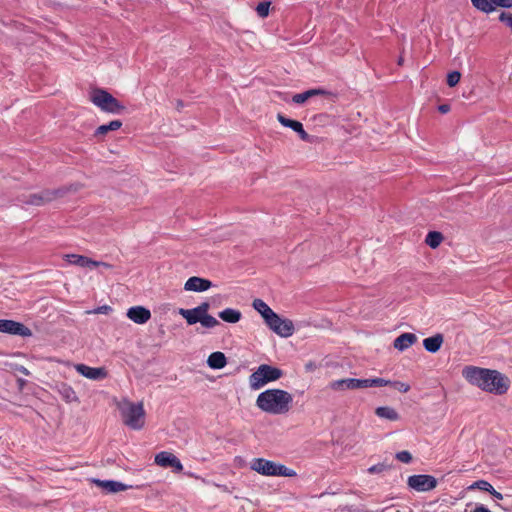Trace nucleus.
<instances>
[{
  "mask_svg": "<svg viewBox=\"0 0 512 512\" xmlns=\"http://www.w3.org/2000/svg\"><path fill=\"white\" fill-rule=\"evenodd\" d=\"M112 308L109 305L99 306L91 311H87L88 314H109Z\"/></svg>",
  "mask_w": 512,
  "mask_h": 512,
  "instance_id": "nucleus-35",
  "label": "nucleus"
},
{
  "mask_svg": "<svg viewBox=\"0 0 512 512\" xmlns=\"http://www.w3.org/2000/svg\"><path fill=\"white\" fill-rule=\"evenodd\" d=\"M74 368L80 375L94 381L103 380L108 376L107 370L104 367H90L79 363L75 364Z\"/></svg>",
  "mask_w": 512,
  "mask_h": 512,
  "instance_id": "nucleus-12",
  "label": "nucleus"
},
{
  "mask_svg": "<svg viewBox=\"0 0 512 512\" xmlns=\"http://www.w3.org/2000/svg\"><path fill=\"white\" fill-rule=\"evenodd\" d=\"M390 386L402 393H407L410 390V385L401 381H391Z\"/></svg>",
  "mask_w": 512,
  "mask_h": 512,
  "instance_id": "nucleus-34",
  "label": "nucleus"
},
{
  "mask_svg": "<svg viewBox=\"0 0 512 512\" xmlns=\"http://www.w3.org/2000/svg\"><path fill=\"white\" fill-rule=\"evenodd\" d=\"M408 486L416 491L425 492L434 489L437 480L431 475H412L408 478Z\"/></svg>",
  "mask_w": 512,
  "mask_h": 512,
  "instance_id": "nucleus-10",
  "label": "nucleus"
},
{
  "mask_svg": "<svg viewBox=\"0 0 512 512\" xmlns=\"http://www.w3.org/2000/svg\"><path fill=\"white\" fill-rule=\"evenodd\" d=\"M396 458L403 463H409L412 460V455L408 451H401L396 454Z\"/></svg>",
  "mask_w": 512,
  "mask_h": 512,
  "instance_id": "nucleus-36",
  "label": "nucleus"
},
{
  "mask_svg": "<svg viewBox=\"0 0 512 512\" xmlns=\"http://www.w3.org/2000/svg\"><path fill=\"white\" fill-rule=\"evenodd\" d=\"M64 188L66 189V194H67V193H68V191H69L70 189H72V186H69V188H68V187H64Z\"/></svg>",
  "mask_w": 512,
  "mask_h": 512,
  "instance_id": "nucleus-48",
  "label": "nucleus"
},
{
  "mask_svg": "<svg viewBox=\"0 0 512 512\" xmlns=\"http://www.w3.org/2000/svg\"><path fill=\"white\" fill-rule=\"evenodd\" d=\"M283 376V371L268 364H261L250 376L249 385L252 390H259L266 384Z\"/></svg>",
  "mask_w": 512,
  "mask_h": 512,
  "instance_id": "nucleus-5",
  "label": "nucleus"
},
{
  "mask_svg": "<svg viewBox=\"0 0 512 512\" xmlns=\"http://www.w3.org/2000/svg\"><path fill=\"white\" fill-rule=\"evenodd\" d=\"M358 389L373 387L372 379H357Z\"/></svg>",
  "mask_w": 512,
  "mask_h": 512,
  "instance_id": "nucleus-40",
  "label": "nucleus"
},
{
  "mask_svg": "<svg viewBox=\"0 0 512 512\" xmlns=\"http://www.w3.org/2000/svg\"><path fill=\"white\" fill-rule=\"evenodd\" d=\"M461 79V73L458 71H452L447 75V85L449 87L456 86Z\"/></svg>",
  "mask_w": 512,
  "mask_h": 512,
  "instance_id": "nucleus-32",
  "label": "nucleus"
},
{
  "mask_svg": "<svg viewBox=\"0 0 512 512\" xmlns=\"http://www.w3.org/2000/svg\"><path fill=\"white\" fill-rule=\"evenodd\" d=\"M210 305L208 302H203L192 309H179V314L187 321L189 325L201 323L205 328H214L219 325V321L208 314Z\"/></svg>",
  "mask_w": 512,
  "mask_h": 512,
  "instance_id": "nucleus-3",
  "label": "nucleus"
},
{
  "mask_svg": "<svg viewBox=\"0 0 512 512\" xmlns=\"http://www.w3.org/2000/svg\"><path fill=\"white\" fill-rule=\"evenodd\" d=\"M499 20L512 30V13L502 12L499 16Z\"/></svg>",
  "mask_w": 512,
  "mask_h": 512,
  "instance_id": "nucleus-37",
  "label": "nucleus"
},
{
  "mask_svg": "<svg viewBox=\"0 0 512 512\" xmlns=\"http://www.w3.org/2000/svg\"><path fill=\"white\" fill-rule=\"evenodd\" d=\"M253 471L265 476H294L296 473L284 465H278L264 458H255L250 464Z\"/></svg>",
  "mask_w": 512,
  "mask_h": 512,
  "instance_id": "nucleus-7",
  "label": "nucleus"
},
{
  "mask_svg": "<svg viewBox=\"0 0 512 512\" xmlns=\"http://www.w3.org/2000/svg\"><path fill=\"white\" fill-rule=\"evenodd\" d=\"M496 6L503 7V8H511L512 0H494V8Z\"/></svg>",
  "mask_w": 512,
  "mask_h": 512,
  "instance_id": "nucleus-41",
  "label": "nucleus"
},
{
  "mask_svg": "<svg viewBox=\"0 0 512 512\" xmlns=\"http://www.w3.org/2000/svg\"><path fill=\"white\" fill-rule=\"evenodd\" d=\"M277 119L283 126L288 127L295 132L299 131V129L302 127L301 122H299L297 120H292V119L286 118L282 114H278Z\"/></svg>",
  "mask_w": 512,
  "mask_h": 512,
  "instance_id": "nucleus-30",
  "label": "nucleus"
},
{
  "mask_svg": "<svg viewBox=\"0 0 512 512\" xmlns=\"http://www.w3.org/2000/svg\"><path fill=\"white\" fill-rule=\"evenodd\" d=\"M470 512H491L489 509H487L485 506L483 505H477L474 510L470 511Z\"/></svg>",
  "mask_w": 512,
  "mask_h": 512,
  "instance_id": "nucleus-44",
  "label": "nucleus"
},
{
  "mask_svg": "<svg viewBox=\"0 0 512 512\" xmlns=\"http://www.w3.org/2000/svg\"><path fill=\"white\" fill-rule=\"evenodd\" d=\"M56 390L61 395L63 400L67 403L79 401L74 389L66 383L62 382V383L57 384Z\"/></svg>",
  "mask_w": 512,
  "mask_h": 512,
  "instance_id": "nucleus-20",
  "label": "nucleus"
},
{
  "mask_svg": "<svg viewBox=\"0 0 512 512\" xmlns=\"http://www.w3.org/2000/svg\"><path fill=\"white\" fill-rule=\"evenodd\" d=\"M443 341H444L443 335L436 334L432 337L425 338L423 340V346L428 352L436 353L441 348Z\"/></svg>",
  "mask_w": 512,
  "mask_h": 512,
  "instance_id": "nucleus-21",
  "label": "nucleus"
},
{
  "mask_svg": "<svg viewBox=\"0 0 512 512\" xmlns=\"http://www.w3.org/2000/svg\"><path fill=\"white\" fill-rule=\"evenodd\" d=\"M293 395L282 389H267L256 399V406L263 412L272 415L287 414L292 408Z\"/></svg>",
  "mask_w": 512,
  "mask_h": 512,
  "instance_id": "nucleus-2",
  "label": "nucleus"
},
{
  "mask_svg": "<svg viewBox=\"0 0 512 512\" xmlns=\"http://www.w3.org/2000/svg\"><path fill=\"white\" fill-rule=\"evenodd\" d=\"M327 92L323 89H310L303 93L295 94L292 98L293 102L296 104H303L308 99L318 96V95H325Z\"/></svg>",
  "mask_w": 512,
  "mask_h": 512,
  "instance_id": "nucleus-24",
  "label": "nucleus"
},
{
  "mask_svg": "<svg viewBox=\"0 0 512 512\" xmlns=\"http://www.w3.org/2000/svg\"><path fill=\"white\" fill-rule=\"evenodd\" d=\"M211 286V281L193 276L186 281L184 289L187 291L203 292L208 290Z\"/></svg>",
  "mask_w": 512,
  "mask_h": 512,
  "instance_id": "nucleus-17",
  "label": "nucleus"
},
{
  "mask_svg": "<svg viewBox=\"0 0 512 512\" xmlns=\"http://www.w3.org/2000/svg\"><path fill=\"white\" fill-rule=\"evenodd\" d=\"M329 388L334 391L355 390L358 389V383L355 378L340 379L330 382Z\"/></svg>",
  "mask_w": 512,
  "mask_h": 512,
  "instance_id": "nucleus-19",
  "label": "nucleus"
},
{
  "mask_svg": "<svg viewBox=\"0 0 512 512\" xmlns=\"http://www.w3.org/2000/svg\"><path fill=\"white\" fill-rule=\"evenodd\" d=\"M241 312L233 308H226L219 312V317L228 323H237L241 319Z\"/></svg>",
  "mask_w": 512,
  "mask_h": 512,
  "instance_id": "nucleus-26",
  "label": "nucleus"
},
{
  "mask_svg": "<svg viewBox=\"0 0 512 512\" xmlns=\"http://www.w3.org/2000/svg\"><path fill=\"white\" fill-rule=\"evenodd\" d=\"M154 462L163 468L171 467L175 472H181L183 465L180 460L171 452L162 451L155 455Z\"/></svg>",
  "mask_w": 512,
  "mask_h": 512,
  "instance_id": "nucleus-11",
  "label": "nucleus"
},
{
  "mask_svg": "<svg viewBox=\"0 0 512 512\" xmlns=\"http://www.w3.org/2000/svg\"><path fill=\"white\" fill-rule=\"evenodd\" d=\"M375 414L382 419L389 421H398L400 419L399 413L390 406H381L375 409Z\"/></svg>",
  "mask_w": 512,
  "mask_h": 512,
  "instance_id": "nucleus-23",
  "label": "nucleus"
},
{
  "mask_svg": "<svg viewBox=\"0 0 512 512\" xmlns=\"http://www.w3.org/2000/svg\"><path fill=\"white\" fill-rule=\"evenodd\" d=\"M373 387H382V386H390L391 381L383 378H373L372 379Z\"/></svg>",
  "mask_w": 512,
  "mask_h": 512,
  "instance_id": "nucleus-38",
  "label": "nucleus"
},
{
  "mask_svg": "<svg viewBox=\"0 0 512 512\" xmlns=\"http://www.w3.org/2000/svg\"><path fill=\"white\" fill-rule=\"evenodd\" d=\"M0 332L20 336L32 335L31 330L28 327L24 326L23 324L13 320L5 319H0Z\"/></svg>",
  "mask_w": 512,
  "mask_h": 512,
  "instance_id": "nucleus-14",
  "label": "nucleus"
},
{
  "mask_svg": "<svg viewBox=\"0 0 512 512\" xmlns=\"http://www.w3.org/2000/svg\"><path fill=\"white\" fill-rule=\"evenodd\" d=\"M123 423L131 429L140 430L145 425V410L142 402L125 401L120 407Z\"/></svg>",
  "mask_w": 512,
  "mask_h": 512,
  "instance_id": "nucleus-4",
  "label": "nucleus"
},
{
  "mask_svg": "<svg viewBox=\"0 0 512 512\" xmlns=\"http://www.w3.org/2000/svg\"><path fill=\"white\" fill-rule=\"evenodd\" d=\"M472 5L485 13L494 11V0H471Z\"/></svg>",
  "mask_w": 512,
  "mask_h": 512,
  "instance_id": "nucleus-28",
  "label": "nucleus"
},
{
  "mask_svg": "<svg viewBox=\"0 0 512 512\" xmlns=\"http://www.w3.org/2000/svg\"><path fill=\"white\" fill-rule=\"evenodd\" d=\"M440 113H448L450 111V106L448 104H442L438 107Z\"/></svg>",
  "mask_w": 512,
  "mask_h": 512,
  "instance_id": "nucleus-43",
  "label": "nucleus"
},
{
  "mask_svg": "<svg viewBox=\"0 0 512 512\" xmlns=\"http://www.w3.org/2000/svg\"><path fill=\"white\" fill-rule=\"evenodd\" d=\"M462 375L470 384L495 395L505 394L511 385L510 379L497 370L466 366Z\"/></svg>",
  "mask_w": 512,
  "mask_h": 512,
  "instance_id": "nucleus-1",
  "label": "nucleus"
},
{
  "mask_svg": "<svg viewBox=\"0 0 512 512\" xmlns=\"http://www.w3.org/2000/svg\"><path fill=\"white\" fill-rule=\"evenodd\" d=\"M474 487H477L478 489L486 491V492H489V493H491L493 491V489H494L493 486L489 482H487L485 480L476 481L471 486V488H474Z\"/></svg>",
  "mask_w": 512,
  "mask_h": 512,
  "instance_id": "nucleus-33",
  "label": "nucleus"
},
{
  "mask_svg": "<svg viewBox=\"0 0 512 512\" xmlns=\"http://www.w3.org/2000/svg\"><path fill=\"white\" fill-rule=\"evenodd\" d=\"M66 195L65 188H58L53 190H44L37 194H32L26 200L27 204L41 206L46 203L52 202L58 198L64 197Z\"/></svg>",
  "mask_w": 512,
  "mask_h": 512,
  "instance_id": "nucleus-9",
  "label": "nucleus"
},
{
  "mask_svg": "<svg viewBox=\"0 0 512 512\" xmlns=\"http://www.w3.org/2000/svg\"><path fill=\"white\" fill-rule=\"evenodd\" d=\"M91 102L102 111L119 114L125 107L110 93L103 89H94L90 94Z\"/></svg>",
  "mask_w": 512,
  "mask_h": 512,
  "instance_id": "nucleus-6",
  "label": "nucleus"
},
{
  "mask_svg": "<svg viewBox=\"0 0 512 512\" xmlns=\"http://www.w3.org/2000/svg\"><path fill=\"white\" fill-rule=\"evenodd\" d=\"M417 341V336L413 333H403L399 335L393 342L395 349L404 351Z\"/></svg>",
  "mask_w": 512,
  "mask_h": 512,
  "instance_id": "nucleus-18",
  "label": "nucleus"
},
{
  "mask_svg": "<svg viewBox=\"0 0 512 512\" xmlns=\"http://www.w3.org/2000/svg\"><path fill=\"white\" fill-rule=\"evenodd\" d=\"M207 364L212 369H222L226 366L227 359L224 353L217 351L209 355Z\"/></svg>",
  "mask_w": 512,
  "mask_h": 512,
  "instance_id": "nucleus-22",
  "label": "nucleus"
},
{
  "mask_svg": "<svg viewBox=\"0 0 512 512\" xmlns=\"http://www.w3.org/2000/svg\"><path fill=\"white\" fill-rule=\"evenodd\" d=\"M296 133H298L299 137L303 140V141H309L310 140V136L309 134L304 130L303 126L299 129V131H297Z\"/></svg>",
  "mask_w": 512,
  "mask_h": 512,
  "instance_id": "nucleus-42",
  "label": "nucleus"
},
{
  "mask_svg": "<svg viewBox=\"0 0 512 512\" xmlns=\"http://www.w3.org/2000/svg\"><path fill=\"white\" fill-rule=\"evenodd\" d=\"M402 62H403V58H402V57H400V58H399V60H398V64H399V65H401V64H402Z\"/></svg>",
  "mask_w": 512,
  "mask_h": 512,
  "instance_id": "nucleus-47",
  "label": "nucleus"
},
{
  "mask_svg": "<svg viewBox=\"0 0 512 512\" xmlns=\"http://www.w3.org/2000/svg\"><path fill=\"white\" fill-rule=\"evenodd\" d=\"M270 5H271V3L269 1L260 2L256 6V12H257L258 16L261 18L267 17L269 14Z\"/></svg>",
  "mask_w": 512,
  "mask_h": 512,
  "instance_id": "nucleus-31",
  "label": "nucleus"
},
{
  "mask_svg": "<svg viewBox=\"0 0 512 512\" xmlns=\"http://www.w3.org/2000/svg\"><path fill=\"white\" fill-rule=\"evenodd\" d=\"M122 122L120 120H113L108 124L99 126L95 131V136H104L110 131H116L121 128Z\"/></svg>",
  "mask_w": 512,
  "mask_h": 512,
  "instance_id": "nucleus-27",
  "label": "nucleus"
},
{
  "mask_svg": "<svg viewBox=\"0 0 512 512\" xmlns=\"http://www.w3.org/2000/svg\"><path fill=\"white\" fill-rule=\"evenodd\" d=\"M442 241H443V235L437 231L429 232L425 239L426 244L433 249L437 248L441 244Z\"/></svg>",
  "mask_w": 512,
  "mask_h": 512,
  "instance_id": "nucleus-29",
  "label": "nucleus"
},
{
  "mask_svg": "<svg viewBox=\"0 0 512 512\" xmlns=\"http://www.w3.org/2000/svg\"><path fill=\"white\" fill-rule=\"evenodd\" d=\"M64 259L72 265H76L79 267H104L106 269H110L111 265L105 262L94 261L86 256L77 255V254H66L64 255Z\"/></svg>",
  "mask_w": 512,
  "mask_h": 512,
  "instance_id": "nucleus-13",
  "label": "nucleus"
},
{
  "mask_svg": "<svg viewBox=\"0 0 512 512\" xmlns=\"http://www.w3.org/2000/svg\"><path fill=\"white\" fill-rule=\"evenodd\" d=\"M253 308L260 313L266 322L275 313L263 300L255 299L252 303Z\"/></svg>",
  "mask_w": 512,
  "mask_h": 512,
  "instance_id": "nucleus-25",
  "label": "nucleus"
},
{
  "mask_svg": "<svg viewBox=\"0 0 512 512\" xmlns=\"http://www.w3.org/2000/svg\"><path fill=\"white\" fill-rule=\"evenodd\" d=\"M490 494L498 500L503 499V495L500 492L496 491L495 489H493V491Z\"/></svg>",
  "mask_w": 512,
  "mask_h": 512,
  "instance_id": "nucleus-45",
  "label": "nucleus"
},
{
  "mask_svg": "<svg viewBox=\"0 0 512 512\" xmlns=\"http://www.w3.org/2000/svg\"><path fill=\"white\" fill-rule=\"evenodd\" d=\"M127 317L136 324H145L151 318V312L144 306H133L127 310Z\"/></svg>",
  "mask_w": 512,
  "mask_h": 512,
  "instance_id": "nucleus-15",
  "label": "nucleus"
},
{
  "mask_svg": "<svg viewBox=\"0 0 512 512\" xmlns=\"http://www.w3.org/2000/svg\"><path fill=\"white\" fill-rule=\"evenodd\" d=\"M91 482L100 487L106 493H117L129 488L128 485L114 480L91 479Z\"/></svg>",
  "mask_w": 512,
  "mask_h": 512,
  "instance_id": "nucleus-16",
  "label": "nucleus"
},
{
  "mask_svg": "<svg viewBox=\"0 0 512 512\" xmlns=\"http://www.w3.org/2000/svg\"><path fill=\"white\" fill-rule=\"evenodd\" d=\"M385 469H386V465H385V464H376V465L371 466V467L368 469V472H369L370 474L381 473V472H383Z\"/></svg>",
  "mask_w": 512,
  "mask_h": 512,
  "instance_id": "nucleus-39",
  "label": "nucleus"
},
{
  "mask_svg": "<svg viewBox=\"0 0 512 512\" xmlns=\"http://www.w3.org/2000/svg\"><path fill=\"white\" fill-rule=\"evenodd\" d=\"M266 325L277 335L287 338L294 333V324L291 320L281 318L274 313L266 322Z\"/></svg>",
  "mask_w": 512,
  "mask_h": 512,
  "instance_id": "nucleus-8",
  "label": "nucleus"
},
{
  "mask_svg": "<svg viewBox=\"0 0 512 512\" xmlns=\"http://www.w3.org/2000/svg\"><path fill=\"white\" fill-rule=\"evenodd\" d=\"M18 371H19L20 373H22V374L26 375V376H28V375H29V371H28V369H27V368H25L24 366H20V367L18 368Z\"/></svg>",
  "mask_w": 512,
  "mask_h": 512,
  "instance_id": "nucleus-46",
  "label": "nucleus"
}]
</instances>
